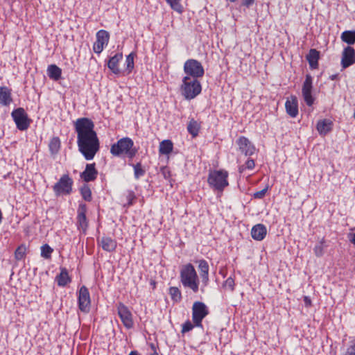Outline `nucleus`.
Masks as SVG:
<instances>
[{"label":"nucleus","instance_id":"f257e3e1","mask_svg":"<svg viewBox=\"0 0 355 355\" xmlns=\"http://www.w3.org/2000/svg\"><path fill=\"white\" fill-rule=\"evenodd\" d=\"M77 133V144L79 151L85 159L92 160L100 148V142L94 131V123L88 118H79L74 123Z\"/></svg>","mask_w":355,"mask_h":355},{"label":"nucleus","instance_id":"f03ea898","mask_svg":"<svg viewBox=\"0 0 355 355\" xmlns=\"http://www.w3.org/2000/svg\"><path fill=\"white\" fill-rule=\"evenodd\" d=\"M180 281L185 288L194 293L199 290V279L196 271L191 263L184 265L180 270Z\"/></svg>","mask_w":355,"mask_h":355},{"label":"nucleus","instance_id":"7ed1b4c3","mask_svg":"<svg viewBox=\"0 0 355 355\" xmlns=\"http://www.w3.org/2000/svg\"><path fill=\"white\" fill-rule=\"evenodd\" d=\"M228 175V172L224 169L212 170L209 173L207 182L211 189L222 192L229 185Z\"/></svg>","mask_w":355,"mask_h":355},{"label":"nucleus","instance_id":"20e7f679","mask_svg":"<svg viewBox=\"0 0 355 355\" xmlns=\"http://www.w3.org/2000/svg\"><path fill=\"white\" fill-rule=\"evenodd\" d=\"M180 89L181 93L185 99L191 100L200 94L202 91V86L198 79L184 76L182 79V84Z\"/></svg>","mask_w":355,"mask_h":355},{"label":"nucleus","instance_id":"39448f33","mask_svg":"<svg viewBox=\"0 0 355 355\" xmlns=\"http://www.w3.org/2000/svg\"><path fill=\"white\" fill-rule=\"evenodd\" d=\"M73 184V180L69 174L62 175L59 180L53 186V190L55 196L69 195L72 192Z\"/></svg>","mask_w":355,"mask_h":355},{"label":"nucleus","instance_id":"423d86ee","mask_svg":"<svg viewBox=\"0 0 355 355\" xmlns=\"http://www.w3.org/2000/svg\"><path fill=\"white\" fill-rule=\"evenodd\" d=\"M184 72L191 78L198 79L205 74L204 68L200 62L195 59H189L184 64Z\"/></svg>","mask_w":355,"mask_h":355},{"label":"nucleus","instance_id":"0eeeda50","mask_svg":"<svg viewBox=\"0 0 355 355\" xmlns=\"http://www.w3.org/2000/svg\"><path fill=\"white\" fill-rule=\"evenodd\" d=\"M11 116L18 130L24 131L29 128L31 119L28 118L27 113L23 107L13 110L11 112Z\"/></svg>","mask_w":355,"mask_h":355},{"label":"nucleus","instance_id":"6e6552de","mask_svg":"<svg viewBox=\"0 0 355 355\" xmlns=\"http://www.w3.org/2000/svg\"><path fill=\"white\" fill-rule=\"evenodd\" d=\"M209 314V310L205 303L195 302L192 306V319L196 327H202V320Z\"/></svg>","mask_w":355,"mask_h":355},{"label":"nucleus","instance_id":"1a4fd4ad","mask_svg":"<svg viewBox=\"0 0 355 355\" xmlns=\"http://www.w3.org/2000/svg\"><path fill=\"white\" fill-rule=\"evenodd\" d=\"M132 146H134L132 139L129 137H123L111 146L110 153L114 156L120 157Z\"/></svg>","mask_w":355,"mask_h":355},{"label":"nucleus","instance_id":"9d476101","mask_svg":"<svg viewBox=\"0 0 355 355\" xmlns=\"http://www.w3.org/2000/svg\"><path fill=\"white\" fill-rule=\"evenodd\" d=\"M313 78L310 74H306L302 85V94L304 102L309 107L312 106L315 102V97L312 95Z\"/></svg>","mask_w":355,"mask_h":355},{"label":"nucleus","instance_id":"9b49d317","mask_svg":"<svg viewBox=\"0 0 355 355\" xmlns=\"http://www.w3.org/2000/svg\"><path fill=\"white\" fill-rule=\"evenodd\" d=\"M118 315L124 325L128 329H132L134 327L133 317L131 311L127 306L122 302H119L116 305Z\"/></svg>","mask_w":355,"mask_h":355},{"label":"nucleus","instance_id":"f8f14e48","mask_svg":"<svg viewBox=\"0 0 355 355\" xmlns=\"http://www.w3.org/2000/svg\"><path fill=\"white\" fill-rule=\"evenodd\" d=\"M87 207L86 204L80 202L77 209L76 225L83 234H86L89 225V221L86 216Z\"/></svg>","mask_w":355,"mask_h":355},{"label":"nucleus","instance_id":"ddd939ff","mask_svg":"<svg viewBox=\"0 0 355 355\" xmlns=\"http://www.w3.org/2000/svg\"><path fill=\"white\" fill-rule=\"evenodd\" d=\"M78 304L79 309L83 313H88L90 310V295L88 288L83 286L78 293Z\"/></svg>","mask_w":355,"mask_h":355},{"label":"nucleus","instance_id":"4468645a","mask_svg":"<svg viewBox=\"0 0 355 355\" xmlns=\"http://www.w3.org/2000/svg\"><path fill=\"white\" fill-rule=\"evenodd\" d=\"M110 39V34L107 31L100 30L96 33V41L93 45V50L96 53H101L104 46L107 45Z\"/></svg>","mask_w":355,"mask_h":355},{"label":"nucleus","instance_id":"2eb2a0df","mask_svg":"<svg viewBox=\"0 0 355 355\" xmlns=\"http://www.w3.org/2000/svg\"><path fill=\"white\" fill-rule=\"evenodd\" d=\"M239 150L245 156H251L255 152L254 145L245 137H240L236 141Z\"/></svg>","mask_w":355,"mask_h":355},{"label":"nucleus","instance_id":"dca6fc26","mask_svg":"<svg viewBox=\"0 0 355 355\" xmlns=\"http://www.w3.org/2000/svg\"><path fill=\"white\" fill-rule=\"evenodd\" d=\"M355 63V50L348 46L343 49L341 59L343 69H346Z\"/></svg>","mask_w":355,"mask_h":355},{"label":"nucleus","instance_id":"f3484780","mask_svg":"<svg viewBox=\"0 0 355 355\" xmlns=\"http://www.w3.org/2000/svg\"><path fill=\"white\" fill-rule=\"evenodd\" d=\"M95 163L87 164L85 169L80 173V178L85 182H89L95 180L98 175Z\"/></svg>","mask_w":355,"mask_h":355},{"label":"nucleus","instance_id":"a211bd4d","mask_svg":"<svg viewBox=\"0 0 355 355\" xmlns=\"http://www.w3.org/2000/svg\"><path fill=\"white\" fill-rule=\"evenodd\" d=\"M98 244L101 245L103 250L109 252H114L117 246L116 241L110 236H102L98 238Z\"/></svg>","mask_w":355,"mask_h":355},{"label":"nucleus","instance_id":"6ab92c4d","mask_svg":"<svg viewBox=\"0 0 355 355\" xmlns=\"http://www.w3.org/2000/svg\"><path fill=\"white\" fill-rule=\"evenodd\" d=\"M13 101L12 89L6 86L0 87V105L8 107Z\"/></svg>","mask_w":355,"mask_h":355},{"label":"nucleus","instance_id":"aec40b11","mask_svg":"<svg viewBox=\"0 0 355 355\" xmlns=\"http://www.w3.org/2000/svg\"><path fill=\"white\" fill-rule=\"evenodd\" d=\"M267 234L266 227L263 224H257L251 230V236L256 241H262Z\"/></svg>","mask_w":355,"mask_h":355},{"label":"nucleus","instance_id":"412c9836","mask_svg":"<svg viewBox=\"0 0 355 355\" xmlns=\"http://www.w3.org/2000/svg\"><path fill=\"white\" fill-rule=\"evenodd\" d=\"M286 113L291 117L295 118L298 114V103L295 96H291L285 103Z\"/></svg>","mask_w":355,"mask_h":355},{"label":"nucleus","instance_id":"4be33fe9","mask_svg":"<svg viewBox=\"0 0 355 355\" xmlns=\"http://www.w3.org/2000/svg\"><path fill=\"white\" fill-rule=\"evenodd\" d=\"M198 270L202 277V282L205 286L209 282V264L205 259H200L198 261Z\"/></svg>","mask_w":355,"mask_h":355},{"label":"nucleus","instance_id":"5701e85b","mask_svg":"<svg viewBox=\"0 0 355 355\" xmlns=\"http://www.w3.org/2000/svg\"><path fill=\"white\" fill-rule=\"evenodd\" d=\"M333 128V122L330 119H322L318 121L316 129L320 135H326Z\"/></svg>","mask_w":355,"mask_h":355},{"label":"nucleus","instance_id":"b1692460","mask_svg":"<svg viewBox=\"0 0 355 355\" xmlns=\"http://www.w3.org/2000/svg\"><path fill=\"white\" fill-rule=\"evenodd\" d=\"M60 269V272L55 277V281L59 286L64 287L71 282V278L69 277L66 268L61 267Z\"/></svg>","mask_w":355,"mask_h":355},{"label":"nucleus","instance_id":"393cba45","mask_svg":"<svg viewBox=\"0 0 355 355\" xmlns=\"http://www.w3.org/2000/svg\"><path fill=\"white\" fill-rule=\"evenodd\" d=\"M123 58L122 53H117L114 56L111 57L109 59L107 63V67L114 73L119 74L120 73V69L118 67V64Z\"/></svg>","mask_w":355,"mask_h":355},{"label":"nucleus","instance_id":"a878e982","mask_svg":"<svg viewBox=\"0 0 355 355\" xmlns=\"http://www.w3.org/2000/svg\"><path fill=\"white\" fill-rule=\"evenodd\" d=\"M306 58L311 69H315L318 67V60L320 58V52L318 51L315 49H310Z\"/></svg>","mask_w":355,"mask_h":355},{"label":"nucleus","instance_id":"bb28decb","mask_svg":"<svg viewBox=\"0 0 355 355\" xmlns=\"http://www.w3.org/2000/svg\"><path fill=\"white\" fill-rule=\"evenodd\" d=\"M47 73L51 79L57 81L61 78L62 69L55 64H51L48 67Z\"/></svg>","mask_w":355,"mask_h":355},{"label":"nucleus","instance_id":"cd10ccee","mask_svg":"<svg viewBox=\"0 0 355 355\" xmlns=\"http://www.w3.org/2000/svg\"><path fill=\"white\" fill-rule=\"evenodd\" d=\"M61 141L58 137H53L49 141V148L51 155H55L60 151Z\"/></svg>","mask_w":355,"mask_h":355},{"label":"nucleus","instance_id":"c85d7f7f","mask_svg":"<svg viewBox=\"0 0 355 355\" xmlns=\"http://www.w3.org/2000/svg\"><path fill=\"white\" fill-rule=\"evenodd\" d=\"M340 38L343 42L349 45L355 44V30L345 31L342 33Z\"/></svg>","mask_w":355,"mask_h":355},{"label":"nucleus","instance_id":"c756f323","mask_svg":"<svg viewBox=\"0 0 355 355\" xmlns=\"http://www.w3.org/2000/svg\"><path fill=\"white\" fill-rule=\"evenodd\" d=\"M173 145L171 140L166 139L162 141L159 145V153L162 155H168L173 150Z\"/></svg>","mask_w":355,"mask_h":355},{"label":"nucleus","instance_id":"7c9ffc66","mask_svg":"<svg viewBox=\"0 0 355 355\" xmlns=\"http://www.w3.org/2000/svg\"><path fill=\"white\" fill-rule=\"evenodd\" d=\"M200 128V125L197 121L193 119L189 121L187 125V130L193 137H196L198 135Z\"/></svg>","mask_w":355,"mask_h":355},{"label":"nucleus","instance_id":"2f4dec72","mask_svg":"<svg viewBox=\"0 0 355 355\" xmlns=\"http://www.w3.org/2000/svg\"><path fill=\"white\" fill-rule=\"evenodd\" d=\"M169 295L171 297V300L174 302H179L182 300V293L180 290L175 286H171L169 288Z\"/></svg>","mask_w":355,"mask_h":355},{"label":"nucleus","instance_id":"473e14b6","mask_svg":"<svg viewBox=\"0 0 355 355\" xmlns=\"http://www.w3.org/2000/svg\"><path fill=\"white\" fill-rule=\"evenodd\" d=\"M134 169V176L136 180L139 179L145 175L146 171L142 168L141 162L130 164Z\"/></svg>","mask_w":355,"mask_h":355},{"label":"nucleus","instance_id":"72a5a7b5","mask_svg":"<svg viewBox=\"0 0 355 355\" xmlns=\"http://www.w3.org/2000/svg\"><path fill=\"white\" fill-rule=\"evenodd\" d=\"M80 192L82 198L85 201L90 202L92 200V191L87 184H83L80 189Z\"/></svg>","mask_w":355,"mask_h":355},{"label":"nucleus","instance_id":"f704fd0d","mask_svg":"<svg viewBox=\"0 0 355 355\" xmlns=\"http://www.w3.org/2000/svg\"><path fill=\"white\" fill-rule=\"evenodd\" d=\"M53 252V248L48 244H44L41 247V257L44 259H50Z\"/></svg>","mask_w":355,"mask_h":355},{"label":"nucleus","instance_id":"c9c22d12","mask_svg":"<svg viewBox=\"0 0 355 355\" xmlns=\"http://www.w3.org/2000/svg\"><path fill=\"white\" fill-rule=\"evenodd\" d=\"M166 1L170 5L173 10L180 14L183 12V7L180 3V0H166Z\"/></svg>","mask_w":355,"mask_h":355},{"label":"nucleus","instance_id":"e433bc0d","mask_svg":"<svg viewBox=\"0 0 355 355\" xmlns=\"http://www.w3.org/2000/svg\"><path fill=\"white\" fill-rule=\"evenodd\" d=\"M135 56V53L134 52L130 53L126 57L125 63H126V70L128 71V73L132 72L134 69V58Z\"/></svg>","mask_w":355,"mask_h":355},{"label":"nucleus","instance_id":"4c0bfd02","mask_svg":"<svg viewBox=\"0 0 355 355\" xmlns=\"http://www.w3.org/2000/svg\"><path fill=\"white\" fill-rule=\"evenodd\" d=\"M325 240L324 238L321 239L319 244L316 245L313 248L314 254L316 257H320L324 254V247Z\"/></svg>","mask_w":355,"mask_h":355},{"label":"nucleus","instance_id":"58836bf2","mask_svg":"<svg viewBox=\"0 0 355 355\" xmlns=\"http://www.w3.org/2000/svg\"><path fill=\"white\" fill-rule=\"evenodd\" d=\"M26 248L25 245L19 246L15 252V257L17 260H21L26 254Z\"/></svg>","mask_w":355,"mask_h":355},{"label":"nucleus","instance_id":"ea45409f","mask_svg":"<svg viewBox=\"0 0 355 355\" xmlns=\"http://www.w3.org/2000/svg\"><path fill=\"white\" fill-rule=\"evenodd\" d=\"M195 324H193L189 320H187L182 324V333L184 334L193 329Z\"/></svg>","mask_w":355,"mask_h":355},{"label":"nucleus","instance_id":"a19ab883","mask_svg":"<svg viewBox=\"0 0 355 355\" xmlns=\"http://www.w3.org/2000/svg\"><path fill=\"white\" fill-rule=\"evenodd\" d=\"M234 279L230 277L224 282L223 286L228 287L232 291L234 290Z\"/></svg>","mask_w":355,"mask_h":355},{"label":"nucleus","instance_id":"79ce46f5","mask_svg":"<svg viewBox=\"0 0 355 355\" xmlns=\"http://www.w3.org/2000/svg\"><path fill=\"white\" fill-rule=\"evenodd\" d=\"M268 189V187L263 189L261 191H257L253 194V197L256 199H262L266 196V193Z\"/></svg>","mask_w":355,"mask_h":355},{"label":"nucleus","instance_id":"37998d69","mask_svg":"<svg viewBox=\"0 0 355 355\" xmlns=\"http://www.w3.org/2000/svg\"><path fill=\"white\" fill-rule=\"evenodd\" d=\"M138 153V148H134L133 146L130 148V150H127L124 154L127 155V157L132 159L136 154Z\"/></svg>","mask_w":355,"mask_h":355},{"label":"nucleus","instance_id":"c03bdc74","mask_svg":"<svg viewBox=\"0 0 355 355\" xmlns=\"http://www.w3.org/2000/svg\"><path fill=\"white\" fill-rule=\"evenodd\" d=\"M230 2H235L236 0H227ZM254 3V0H242L241 6L245 8H250Z\"/></svg>","mask_w":355,"mask_h":355},{"label":"nucleus","instance_id":"a18cd8bd","mask_svg":"<svg viewBox=\"0 0 355 355\" xmlns=\"http://www.w3.org/2000/svg\"><path fill=\"white\" fill-rule=\"evenodd\" d=\"M345 355H355V340L347 347Z\"/></svg>","mask_w":355,"mask_h":355},{"label":"nucleus","instance_id":"49530a36","mask_svg":"<svg viewBox=\"0 0 355 355\" xmlns=\"http://www.w3.org/2000/svg\"><path fill=\"white\" fill-rule=\"evenodd\" d=\"M135 198V193L132 191H128V196H127V200H128V205H132L133 204V200Z\"/></svg>","mask_w":355,"mask_h":355},{"label":"nucleus","instance_id":"de8ad7c7","mask_svg":"<svg viewBox=\"0 0 355 355\" xmlns=\"http://www.w3.org/2000/svg\"><path fill=\"white\" fill-rule=\"evenodd\" d=\"M245 168L252 170L254 168L255 164L252 159H248L245 163Z\"/></svg>","mask_w":355,"mask_h":355},{"label":"nucleus","instance_id":"09e8293b","mask_svg":"<svg viewBox=\"0 0 355 355\" xmlns=\"http://www.w3.org/2000/svg\"><path fill=\"white\" fill-rule=\"evenodd\" d=\"M304 302L305 305H306V306H310V305H311V300H310L308 297H306V296H305V297H304Z\"/></svg>","mask_w":355,"mask_h":355},{"label":"nucleus","instance_id":"8fccbe9b","mask_svg":"<svg viewBox=\"0 0 355 355\" xmlns=\"http://www.w3.org/2000/svg\"><path fill=\"white\" fill-rule=\"evenodd\" d=\"M338 74H333V75L329 76V78L331 80H336L338 78Z\"/></svg>","mask_w":355,"mask_h":355},{"label":"nucleus","instance_id":"3c124183","mask_svg":"<svg viewBox=\"0 0 355 355\" xmlns=\"http://www.w3.org/2000/svg\"><path fill=\"white\" fill-rule=\"evenodd\" d=\"M129 355H140L137 351H131Z\"/></svg>","mask_w":355,"mask_h":355}]
</instances>
